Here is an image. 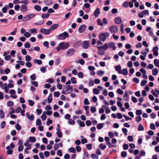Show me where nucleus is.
<instances>
[{
	"mask_svg": "<svg viewBox=\"0 0 159 159\" xmlns=\"http://www.w3.org/2000/svg\"><path fill=\"white\" fill-rule=\"evenodd\" d=\"M73 91V88L71 86L65 85L64 86L61 93L64 94H66L70 93Z\"/></svg>",
	"mask_w": 159,
	"mask_h": 159,
	"instance_id": "1",
	"label": "nucleus"
},
{
	"mask_svg": "<svg viewBox=\"0 0 159 159\" xmlns=\"http://www.w3.org/2000/svg\"><path fill=\"white\" fill-rule=\"evenodd\" d=\"M69 36L68 32H64L57 36L56 38L57 39L63 40Z\"/></svg>",
	"mask_w": 159,
	"mask_h": 159,
	"instance_id": "2",
	"label": "nucleus"
},
{
	"mask_svg": "<svg viewBox=\"0 0 159 159\" xmlns=\"http://www.w3.org/2000/svg\"><path fill=\"white\" fill-rule=\"evenodd\" d=\"M109 33L107 32L100 34V40L104 41L106 39V38L109 37Z\"/></svg>",
	"mask_w": 159,
	"mask_h": 159,
	"instance_id": "3",
	"label": "nucleus"
},
{
	"mask_svg": "<svg viewBox=\"0 0 159 159\" xmlns=\"http://www.w3.org/2000/svg\"><path fill=\"white\" fill-rule=\"evenodd\" d=\"M35 15L34 14H28L25 16L23 19L22 21H27L30 20L34 17Z\"/></svg>",
	"mask_w": 159,
	"mask_h": 159,
	"instance_id": "4",
	"label": "nucleus"
},
{
	"mask_svg": "<svg viewBox=\"0 0 159 159\" xmlns=\"http://www.w3.org/2000/svg\"><path fill=\"white\" fill-rule=\"evenodd\" d=\"M109 30L111 33H116L118 31V29L116 26L112 25L110 27Z\"/></svg>",
	"mask_w": 159,
	"mask_h": 159,
	"instance_id": "5",
	"label": "nucleus"
},
{
	"mask_svg": "<svg viewBox=\"0 0 159 159\" xmlns=\"http://www.w3.org/2000/svg\"><path fill=\"white\" fill-rule=\"evenodd\" d=\"M86 28V26L85 25L83 24L81 25L78 29V32L81 33H83L85 30Z\"/></svg>",
	"mask_w": 159,
	"mask_h": 159,
	"instance_id": "6",
	"label": "nucleus"
},
{
	"mask_svg": "<svg viewBox=\"0 0 159 159\" xmlns=\"http://www.w3.org/2000/svg\"><path fill=\"white\" fill-rule=\"evenodd\" d=\"M40 32L45 34H48L51 32L49 29H47L43 28H41L40 29Z\"/></svg>",
	"mask_w": 159,
	"mask_h": 159,
	"instance_id": "7",
	"label": "nucleus"
},
{
	"mask_svg": "<svg viewBox=\"0 0 159 159\" xmlns=\"http://www.w3.org/2000/svg\"><path fill=\"white\" fill-rule=\"evenodd\" d=\"M75 52V50L73 48L70 49L66 53V55L67 57L71 56Z\"/></svg>",
	"mask_w": 159,
	"mask_h": 159,
	"instance_id": "8",
	"label": "nucleus"
},
{
	"mask_svg": "<svg viewBox=\"0 0 159 159\" xmlns=\"http://www.w3.org/2000/svg\"><path fill=\"white\" fill-rule=\"evenodd\" d=\"M65 42H63L60 43L58 46L56 48V49L57 51H59L61 49H64V44Z\"/></svg>",
	"mask_w": 159,
	"mask_h": 159,
	"instance_id": "9",
	"label": "nucleus"
},
{
	"mask_svg": "<svg viewBox=\"0 0 159 159\" xmlns=\"http://www.w3.org/2000/svg\"><path fill=\"white\" fill-rule=\"evenodd\" d=\"M108 48H112L113 50H115L116 49V47L115 46V43L113 42H110L108 43Z\"/></svg>",
	"mask_w": 159,
	"mask_h": 159,
	"instance_id": "10",
	"label": "nucleus"
},
{
	"mask_svg": "<svg viewBox=\"0 0 159 159\" xmlns=\"http://www.w3.org/2000/svg\"><path fill=\"white\" fill-rule=\"evenodd\" d=\"M90 44L88 41H84L82 43V47L84 49H87L89 46Z\"/></svg>",
	"mask_w": 159,
	"mask_h": 159,
	"instance_id": "11",
	"label": "nucleus"
},
{
	"mask_svg": "<svg viewBox=\"0 0 159 159\" xmlns=\"http://www.w3.org/2000/svg\"><path fill=\"white\" fill-rule=\"evenodd\" d=\"M123 100L125 101H128L129 99V95L127 91H125V94L123 96Z\"/></svg>",
	"mask_w": 159,
	"mask_h": 159,
	"instance_id": "12",
	"label": "nucleus"
},
{
	"mask_svg": "<svg viewBox=\"0 0 159 159\" xmlns=\"http://www.w3.org/2000/svg\"><path fill=\"white\" fill-rule=\"evenodd\" d=\"M108 49V43H106L103 45L100 46V52H101V50L102 49L104 50H106Z\"/></svg>",
	"mask_w": 159,
	"mask_h": 159,
	"instance_id": "13",
	"label": "nucleus"
},
{
	"mask_svg": "<svg viewBox=\"0 0 159 159\" xmlns=\"http://www.w3.org/2000/svg\"><path fill=\"white\" fill-rule=\"evenodd\" d=\"M115 69L118 72L119 74H122V72L120 71L121 67L120 65H118L117 66H115Z\"/></svg>",
	"mask_w": 159,
	"mask_h": 159,
	"instance_id": "14",
	"label": "nucleus"
},
{
	"mask_svg": "<svg viewBox=\"0 0 159 159\" xmlns=\"http://www.w3.org/2000/svg\"><path fill=\"white\" fill-rule=\"evenodd\" d=\"M122 21L120 17H116L115 19V22L117 24H120Z\"/></svg>",
	"mask_w": 159,
	"mask_h": 159,
	"instance_id": "15",
	"label": "nucleus"
},
{
	"mask_svg": "<svg viewBox=\"0 0 159 159\" xmlns=\"http://www.w3.org/2000/svg\"><path fill=\"white\" fill-rule=\"evenodd\" d=\"M20 11L22 12H25L27 10V7L25 5H22L20 7Z\"/></svg>",
	"mask_w": 159,
	"mask_h": 159,
	"instance_id": "16",
	"label": "nucleus"
},
{
	"mask_svg": "<svg viewBox=\"0 0 159 159\" xmlns=\"http://www.w3.org/2000/svg\"><path fill=\"white\" fill-rule=\"evenodd\" d=\"M58 26L57 24H54L52 25L49 28L51 32L57 29Z\"/></svg>",
	"mask_w": 159,
	"mask_h": 159,
	"instance_id": "17",
	"label": "nucleus"
},
{
	"mask_svg": "<svg viewBox=\"0 0 159 159\" xmlns=\"http://www.w3.org/2000/svg\"><path fill=\"white\" fill-rule=\"evenodd\" d=\"M94 15L96 18H97L99 15V8H97L94 11Z\"/></svg>",
	"mask_w": 159,
	"mask_h": 159,
	"instance_id": "18",
	"label": "nucleus"
},
{
	"mask_svg": "<svg viewBox=\"0 0 159 159\" xmlns=\"http://www.w3.org/2000/svg\"><path fill=\"white\" fill-rule=\"evenodd\" d=\"M36 141V139L35 137L32 136L30 137H29V140H27V142H30L33 143L35 142Z\"/></svg>",
	"mask_w": 159,
	"mask_h": 159,
	"instance_id": "19",
	"label": "nucleus"
},
{
	"mask_svg": "<svg viewBox=\"0 0 159 159\" xmlns=\"http://www.w3.org/2000/svg\"><path fill=\"white\" fill-rule=\"evenodd\" d=\"M9 9L8 5H5L2 9V11L3 13H5L7 11V10Z\"/></svg>",
	"mask_w": 159,
	"mask_h": 159,
	"instance_id": "20",
	"label": "nucleus"
},
{
	"mask_svg": "<svg viewBox=\"0 0 159 159\" xmlns=\"http://www.w3.org/2000/svg\"><path fill=\"white\" fill-rule=\"evenodd\" d=\"M156 48V51L153 52V54L154 56H157L158 55V47L156 46L154 47V49H155Z\"/></svg>",
	"mask_w": 159,
	"mask_h": 159,
	"instance_id": "21",
	"label": "nucleus"
},
{
	"mask_svg": "<svg viewBox=\"0 0 159 159\" xmlns=\"http://www.w3.org/2000/svg\"><path fill=\"white\" fill-rule=\"evenodd\" d=\"M5 113L2 109L0 110V117L1 119H3L5 116Z\"/></svg>",
	"mask_w": 159,
	"mask_h": 159,
	"instance_id": "22",
	"label": "nucleus"
},
{
	"mask_svg": "<svg viewBox=\"0 0 159 159\" xmlns=\"http://www.w3.org/2000/svg\"><path fill=\"white\" fill-rule=\"evenodd\" d=\"M158 72V70L157 68H154L152 70V74L153 75H156Z\"/></svg>",
	"mask_w": 159,
	"mask_h": 159,
	"instance_id": "23",
	"label": "nucleus"
},
{
	"mask_svg": "<svg viewBox=\"0 0 159 159\" xmlns=\"http://www.w3.org/2000/svg\"><path fill=\"white\" fill-rule=\"evenodd\" d=\"M154 63L156 67H158L159 68V60L155 59L154 61Z\"/></svg>",
	"mask_w": 159,
	"mask_h": 159,
	"instance_id": "24",
	"label": "nucleus"
},
{
	"mask_svg": "<svg viewBox=\"0 0 159 159\" xmlns=\"http://www.w3.org/2000/svg\"><path fill=\"white\" fill-rule=\"evenodd\" d=\"M34 62L35 63H37L39 65H41L42 63V61L40 60L35 59L34 60Z\"/></svg>",
	"mask_w": 159,
	"mask_h": 159,
	"instance_id": "25",
	"label": "nucleus"
},
{
	"mask_svg": "<svg viewBox=\"0 0 159 159\" xmlns=\"http://www.w3.org/2000/svg\"><path fill=\"white\" fill-rule=\"evenodd\" d=\"M52 93L50 94L48 98V103H50L52 101Z\"/></svg>",
	"mask_w": 159,
	"mask_h": 159,
	"instance_id": "26",
	"label": "nucleus"
},
{
	"mask_svg": "<svg viewBox=\"0 0 159 159\" xmlns=\"http://www.w3.org/2000/svg\"><path fill=\"white\" fill-rule=\"evenodd\" d=\"M89 154L87 152H84L83 154V159H88L89 157Z\"/></svg>",
	"mask_w": 159,
	"mask_h": 159,
	"instance_id": "27",
	"label": "nucleus"
},
{
	"mask_svg": "<svg viewBox=\"0 0 159 159\" xmlns=\"http://www.w3.org/2000/svg\"><path fill=\"white\" fill-rule=\"evenodd\" d=\"M34 8L37 11H40L41 10V7L38 5H36L34 7Z\"/></svg>",
	"mask_w": 159,
	"mask_h": 159,
	"instance_id": "28",
	"label": "nucleus"
},
{
	"mask_svg": "<svg viewBox=\"0 0 159 159\" xmlns=\"http://www.w3.org/2000/svg\"><path fill=\"white\" fill-rule=\"evenodd\" d=\"M122 74L124 75H128V72L127 69L124 68L122 70Z\"/></svg>",
	"mask_w": 159,
	"mask_h": 159,
	"instance_id": "29",
	"label": "nucleus"
},
{
	"mask_svg": "<svg viewBox=\"0 0 159 159\" xmlns=\"http://www.w3.org/2000/svg\"><path fill=\"white\" fill-rule=\"evenodd\" d=\"M7 105L8 107H11L14 105V103L12 101H9L7 102Z\"/></svg>",
	"mask_w": 159,
	"mask_h": 159,
	"instance_id": "30",
	"label": "nucleus"
},
{
	"mask_svg": "<svg viewBox=\"0 0 159 159\" xmlns=\"http://www.w3.org/2000/svg\"><path fill=\"white\" fill-rule=\"evenodd\" d=\"M69 151L70 152L75 153L76 152V150L74 148L72 147L70 148L69 149Z\"/></svg>",
	"mask_w": 159,
	"mask_h": 159,
	"instance_id": "31",
	"label": "nucleus"
},
{
	"mask_svg": "<svg viewBox=\"0 0 159 159\" xmlns=\"http://www.w3.org/2000/svg\"><path fill=\"white\" fill-rule=\"evenodd\" d=\"M142 111L141 110H138L136 111V114L137 115L139 116L142 114Z\"/></svg>",
	"mask_w": 159,
	"mask_h": 159,
	"instance_id": "32",
	"label": "nucleus"
},
{
	"mask_svg": "<svg viewBox=\"0 0 159 159\" xmlns=\"http://www.w3.org/2000/svg\"><path fill=\"white\" fill-rule=\"evenodd\" d=\"M122 130L123 133L124 135L125 136L127 135V133L128 132L127 129L125 128H123L122 129Z\"/></svg>",
	"mask_w": 159,
	"mask_h": 159,
	"instance_id": "33",
	"label": "nucleus"
},
{
	"mask_svg": "<svg viewBox=\"0 0 159 159\" xmlns=\"http://www.w3.org/2000/svg\"><path fill=\"white\" fill-rule=\"evenodd\" d=\"M30 79L32 80H34L36 79V75L35 74H33L30 76Z\"/></svg>",
	"mask_w": 159,
	"mask_h": 159,
	"instance_id": "34",
	"label": "nucleus"
},
{
	"mask_svg": "<svg viewBox=\"0 0 159 159\" xmlns=\"http://www.w3.org/2000/svg\"><path fill=\"white\" fill-rule=\"evenodd\" d=\"M138 129L139 131H143L144 130V127L141 124H140L138 127Z\"/></svg>",
	"mask_w": 159,
	"mask_h": 159,
	"instance_id": "35",
	"label": "nucleus"
},
{
	"mask_svg": "<svg viewBox=\"0 0 159 159\" xmlns=\"http://www.w3.org/2000/svg\"><path fill=\"white\" fill-rule=\"evenodd\" d=\"M75 121L71 119H70L68 120V123L70 125H74Z\"/></svg>",
	"mask_w": 159,
	"mask_h": 159,
	"instance_id": "36",
	"label": "nucleus"
},
{
	"mask_svg": "<svg viewBox=\"0 0 159 159\" xmlns=\"http://www.w3.org/2000/svg\"><path fill=\"white\" fill-rule=\"evenodd\" d=\"M36 125H41L42 124L41 121L39 119H38L36 121Z\"/></svg>",
	"mask_w": 159,
	"mask_h": 159,
	"instance_id": "37",
	"label": "nucleus"
},
{
	"mask_svg": "<svg viewBox=\"0 0 159 159\" xmlns=\"http://www.w3.org/2000/svg\"><path fill=\"white\" fill-rule=\"evenodd\" d=\"M24 46L25 48H29L30 47L31 45L29 43L26 42Z\"/></svg>",
	"mask_w": 159,
	"mask_h": 159,
	"instance_id": "38",
	"label": "nucleus"
},
{
	"mask_svg": "<svg viewBox=\"0 0 159 159\" xmlns=\"http://www.w3.org/2000/svg\"><path fill=\"white\" fill-rule=\"evenodd\" d=\"M121 155L122 157H125L127 156V154L125 151H122L121 152Z\"/></svg>",
	"mask_w": 159,
	"mask_h": 159,
	"instance_id": "39",
	"label": "nucleus"
},
{
	"mask_svg": "<svg viewBox=\"0 0 159 159\" xmlns=\"http://www.w3.org/2000/svg\"><path fill=\"white\" fill-rule=\"evenodd\" d=\"M99 90L97 88H95L93 89V93L94 94H98L99 93Z\"/></svg>",
	"mask_w": 159,
	"mask_h": 159,
	"instance_id": "40",
	"label": "nucleus"
},
{
	"mask_svg": "<svg viewBox=\"0 0 159 159\" xmlns=\"http://www.w3.org/2000/svg\"><path fill=\"white\" fill-rule=\"evenodd\" d=\"M90 110L91 111L92 113H94L96 111V108L94 107H91L90 108Z\"/></svg>",
	"mask_w": 159,
	"mask_h": 159,
	"instance_id": "41",
	"label": "nucleus"
},
{
	"mask_svg": "<svg viewBox=\"0 0 159 159\" xmlns=\"http://www.w3.org/2000/svg\"><path fill=\"white\" fill-rule=\"evenodd\" d=\"M52 121L51 120L50 118L48 119V121L46 123V124L47 126H49V125L52 123Z\"/></svg>",
	"mask_w": 159,
	"mask_h": 159,
	"instance_id": "42",
	"label": "nucleus"
},
{
	"mask_svg": "<svg viewBox=\"0 0 159 159\" xmlns=\"http://www.w3.org/2000/svg\"><path fill=\"white\" fill-rule=\"evenodd\" d=\"M128 140L129 142H133L134 140L133 137L131 135L128 136Z\"/></svg>",
	"mask_w": 159,
	"mask_h": 159,
	"instance_id": "43",
	"label": "nucleus"
},
{
	"mask_svg": "<svg viewBox=\"0 0 159 159\" xmlns=\"http://www.w3.org/2000/svg\"><path fill=\"white\" fill-rule=\"evenodd\" d=\"M84 109L86 111V113L87 114L89 113V107L88 106H85L84 107Z\"/></svg>",
	"mask_w": 159,
	"mask_h": 159,
	"instance_id": "44",
	"label": "nucleus"
},
{
	"mask_svg": "<svg viewBox=\"0 0 159 159\" xmlns=\"http://www.w3.org/2000/svg\"><path fill=\"white\" fill-rule=\"evenodd\" d=\"M86 147L88 149L90 150L92 148V145L91 144H87L86 145Z\"/></svg>",
	"mask_w": 159,
	"mask_h": 159,
	"instance_id": "45",
	"label": "nucleus"
},
{
	"mask_svg": "<svg viewBox=\"0 0 159 159\" xmlns=\"http://www.w3.org/2000/svg\"><path fill=\"white\" fill-rule=\"evenodd\" d=\"M60 95V93L58 92H55L54 93V96L55 97H58Z\"/></svg>",
	"mask_w": 159,
	"mask_h": 159,
	"instance_id": "46",
	"label": "nucleus"
},
{
	"mask_svg": "<svg viewBox=\"0 0 159 159\" xmlns=\"http://www.w3.org/2000/svg\"><path fill=\"white\" fill-rule=\"evenodd\" d=\"M135 120L137 122H139L140 121L142 120V118L141 116H138L136 117Z\"/></svg>",
	"mask_w": 159,
	"mask_h": 159,
	"instance_id": "47",
	"label": "nucleus"
},
{
	"mask_svg": "<svg viewBox=\"0 0 159 159\" xmlns=\"http://www.w3.org/2000/svg\"><path fill=\"white\" fill-rule=\"evenodd\" d=\"M71 81L72 83L75 84L76 83V81L75 80V78L74 77H72L71 78Z\"/></svg>",
	"mask_w": 159,
	"mask_h": 159,
	"instance_id": "48",
	"label": "nucleus"
},
{
	"mask_svg": "<svg viewBox=\"0 0 159 159\" xmlns=\"http://www.w3.org/2000/svg\"><path fill=\"white\" fill-rule=\"evenodd\" d=\"M31 58L30 57V56L28 55H27L25 56V61H27L28 62L30 61L31 60Z\"/></svg>",
	"mask_w": 159,
	"mask_h": 159,
	"instance_id": "49",
	"label": "nucleus"
},
{
	"mask_svg": "<svg viewBox=\"0 0 159 159\" xmlns=\"http://www.w3.org/2000/svg\"><path fill=\"white\" fill-rule=\"evenodd\" d=\"M147 81L146 80H143L141 82V85L143 86L147 83Z\"/></svg>",
	"mask_w": 159,
	"mask_h": 159,
	"instance_id": "50",
	"label": "nucleus"
},
{
	"mask_svg": "<svg viewBox=\"0 0 159 159\" xmlns=\"http://www.w3.org/2000/svg\"><path fill=\"white\" fill-rule=\"evenodd\" d=\"M54 81V80L52 78H49L47 80V82L49 83L50 84H52L53 83Z\"/></svg>",
	"mask_w": 159,
	"mask_h": 159,
	"instance_id": "51",
	"label": "nucleus"
},
{
	"mask_svg": "<svg viewBox=\"0 0 159 159\" xmlns=\"http://www.w3.org/2000/svg\"><path fill=\"white\" fill-rule=\"evenodd\" d=\"M77 75L78 77L80 78H83L84 77L83 73L81 72L78 73Z\"/></svg>",
	"mask_w": 159,
	"mask_h": 159,
	"instance_id": "52",
	"label": "nucleus"
},
{
	"mask_svg": "<svg viewBox=\"0 0 159 159\" xmlns=\"http://www.w3.org/2000/svg\"><path fill=\"white\" fill-rule=\"evenodd\" d=\"M57 134L59 138H61L62 137V132L61 131L57 132Z\"/></svg>",
	"mask_w": 159,
	"mask_h": 159,
	"instance_id": "53",
	"label": "nucleus"
},
{
	"mask_svg": "<svg viewBox=\"0 0 159 159\" xmlns=\"http://www.w3.org/2000/svg\"><path fill=\"white\" fill-rule=\"evenodd\" d=\"M26 66L27 67L30 68L32 66V64L31 63L29 62V61L25 63Z\"/></svg>",
	"mask_w": 159,
	"mask_h": 159,
	"instance_id": "54",
	"label": "nucleus"
},
{
	"mask_svg": "<svg viewBox=\"0 0 159 159\" xmlns=\"http://www.w3.org/2000/svg\"><path fill=\"white\" fill-rule=\"evenodd\" d=\"M150 128L152 130H154L156 128L154 124L153 123L150 124Z\"/></svg>",
	"mask_w": 159,
	"mask_h": 159,
	"instance_id": "55",
	"label": "nucleus"
},
{
	"mask_svg": "<svg viewBox=\"0 0 159 159\" xmlns=\"http://www.w3.org/2000/svg\"><path fill=\"white\" fill-rule=\"evenodd\" d=\"M106 148V146L105 145H104L103 143H100V148H101L102 150L105 149Z\"/></svg>",
	"mask_w": 159,
	"mask_h": 159,
	"instance_id": "56",
	"label": "nucleus"
},
{
	"mask_svg": "<svg viewBox=\"0 0 159 159\" xmlns=\"http://www.w3.org/2000/svg\"><path fill=\"white\" fill-rule=\"evenodd\" d=\"M11 57L10 55H6L4 57V59L6 61H9Z\"/></svg>",
	"mask_w": 159,
	"mask_h": 159,
	"instance_id": "57",
	"label": "nucleus"
},
{
	"mask_svg": "<svg viewBox=\"0 0 159 159\" xmlns=\"http://www.w3.org/2000/svg\"><path fill=\"white\" fill-rule=\"evenodd\" d=\"M116 92L117 93L121 95L123 93V91L119 88L117 89Z\"/></svg>",
	"mask_w": 159,
	"mask_h": 159,
	"instance_id": "58",
	"label": "nucleus"
},
{
	"mask_svg": "<svg viewBox=\"0 0 159 159\" xmlns=\"http://www.w3.org/2000/svg\"><path fill=\"white\" fill-rule=\"evenodd\" d=\"M145 151L143 150H142L140 152L139 155H140V156L141 157V156H145Z\"/></svg>",
	"mask_w": 159,
	"mask_h": 159,
	"instance_id": "59",
	"label": "nucleus"
},
{
	"mask_svg": "<svg viewBox=\"0 0 159 159\" xmlns=\"http://www.w3.org/2000/svg\"><path fill=\"white\" fill-rule=\"evenodd\" d=\"M127 65L128 67H131L133 66L132 62L131 61H128L127 63Z\"/></svg>",
	"mask_w": 159,
	"mask_h": 159,
	"instance_id": "60",
	"label": "nucleus"
},
{
	"mask_svg": "<svg viewBox=\"0 0 159 159\" xmlns=\"http://www.w3.org/2000/svg\"><path fill=\"white\" fill-rule=\"evenodd\" d=\"M54 149L55 150H57L59 148V146L58 143H55L54 146Z\"/></svg>",
	"mask_w": 159,
	"mask_h": 159,
	"instance_id": "61",
	"label": "nucleus"
},
{
	"mask_svg": "<svg viewBox=\"0 0 159 159\" xmlns=\"http://www.w3.org/2000/svg\"><path fill=\"white\" fill-rule=\"evenodd\" d=\"M28 101L29 102V104L30 106H32L34 105V103L32 100H29Z\"/></svg>",
	"mask_w": 159,
	"mask_h": 159,
	"instance_id": "62",
	"label": "nucleus"
},
{
	"mask_svg": "<svg viewBox=\"0 0 159 159\" xmlns=\"http://www.w3.org/2000/svg\"><path fill=\"white\" fill-rule=\"evenodd\" d=\"M17 130H20L21 129V126L19 125V123H17L15 126Z\"/></svg>",
	"mask_w": 159,
	"mask_h": 159,
	"instance_id": "63",
	"label": "nucleus"
},
{
	"mask_svg": "<svg viewBox=\"0 0 159 159\" xmlns=\"http://www.w3.org/2000/svg\"><path fill=\"white\" fill-rule=\"evenodd\" d=\"M57 88L60 90L62 88V85L61 84L59 83H58L57 84Z\"/></svg>",
	"mask_w": 159,
	"mask_h": 159,
	"instance_id": "64",
	"label": "nucleus"
}]
</instances>
